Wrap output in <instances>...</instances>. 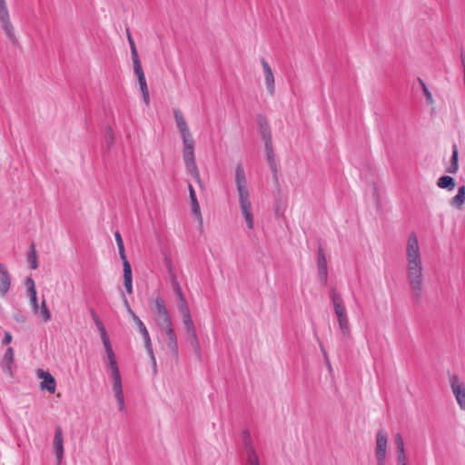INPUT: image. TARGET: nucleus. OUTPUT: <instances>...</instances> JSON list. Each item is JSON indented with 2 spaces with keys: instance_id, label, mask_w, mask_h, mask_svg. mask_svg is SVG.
Returning <instances> with one entry per match:
<instances>
[{
  "instance_id": "f257e3e1",
  "label": "nucleus",
  "mask_w": 465,
  "mask_h": 465,
  "mask_svg": "<svg viewBox=\"0 0 465 465\" xmlns=\"http://www.w3.org/2000/svg\"><path fill=\"white\" fill-rule=\"evenodd\" d=\"M406 278L414 296L420 299L422 295L423 262L417 234H409L405 246Z\"/></svg>"
},
{
  "instance_id": "f03ea898",
  "label": "nucleus",
  "mask_w": 465,
  "mask_h": 465,
  "mask_svg": "<svg viewBox=\"0 0 465 465\" xmlns=\"http://www.w3.org/2000/svg\"><path fill=\"white\" fill-rule=\"evenodd\" d=\"M235 186L238 193L241 213L244 218L247 228L249 230H253L254 217L252 213L251 194L248 188L245 170L242 163H238L235 167Z\"/></svg>"
},
{
  "instance_id": "7ed1b4c3",
  "label": "nucleus",
  "mask_w": 465,
  "mask_h": 465,
  "mask_svg": "<svg viewBox=\"0 0 465 465\" xmlns=\"http://www.w3.org/2000/svg\"><path fill=\"white\" fill-rule=\"evenodd\" d=\"M331 301L333 306L334 314L337 318L339 329L344 338H350L351 326L346 306L341 295L331 290L330 292Z\"/></svg>"
},
{
  "instance_id": "20e7f679",
  "label": "nucleus",
  "mask_w": 465,
  "mask_h": 465,
  "mask_svg": "<svg viewBox=\"0 0 465 465\" xmlns=\"http://www.w3.org/2000/svg\"><path fill=\"white\" fill-rule=\"evenodd\" d=\"M388 455V433L381 429L376 433L375 457L377 465H386Z\"/></svg>"
},
{
  "instance_id": "39448f33",
  "label": "nucleus",
  "mask_w": 465,
  "mask_h": 465,
  "mask_svg": "<svg viewBox=\"0 0 465 465\" xmlns=\"http://www.w3.org/2000/svg\"><path fill=\"white\" fill-rule=\"evenodd\" d=\"M0 24L6 35L13 45H17L18 40L15 36L13 25L10 21L9 12L5 0H0Z\"/></svg>"
},
{
  "instance_id": "423d86ee",
  "label": "nucleus",
  "mask_w": 465,
  "mask_h": 465,
  "mask_svg": "<svg viewBox=\"0 0 465 465\" xmlns=\"http://www.w3.org/2000/svg\"><path fill=\"white\" fill-rule=\"evenodd\" d=\"M110 379L112 381V389L118 403V410L122 413L126 412L124 395L123 391L122 377L119 371L110 373Z\"/></svg>"
},
{
  "instance_id": "0eeeda50",
  "label": "nucleus",
  "mask_w": 465,
  "mask_h": 465,
  "mask_svg": "<svg viewBox=\"0 0 465 465\" xmlns=\"http://www.w3.org/2000/svg\"><path fill=\"white\" fill-rule=\"evenodd\" d=\"M450 386L452 394L461 411H465V384L458 375L450 377Z\"/></svg>"
},
{
  "instance_id": "6e6552de",
  "label": "nucleus",
  "mask_w": 465,
  "mask_h": 465,
  "mask_svg": "<svg viewBox=\"0 0 465 465\" xmlns=\"http://www.w3.org/2000/svg\"><path fill=\"white\" fill-rule=\"evenodd\" d=\"M156 312V323L160 329L172 325V320L166 309L164 301L162 297L157 296L154 300Z\"/></svg>"
},
{
  "instance_id": "1a4fd4ad",
  "label": "nucleus",
  "mask_w": 465,
  "mask_h": 465,
  "mask_svg": "<svg viewBox=\"0 0 465 465\" xmlns=\"http://www.w3.org/2000/svg\"><path fill=\"white\" fill-rule=\"evenodd\" d=\"M243 446L245 465H260L258 455L252 444L250 435L247 431L243 433Z\"/></svg>"
},
{
  "instance_id": "9d476101",
  "label": "nucleus",
  "mask_w": 465,
  "mask_h": 465,
  "mask_svg": "<svg viewBox=\"0 0 465 465\" xmlns=\"http://www.w3.org/2000/svg\"><path fill=\"white\" fill-rule=\"evenodd\" d=\"M166 335L165 344L174 357H178V342L175 331L172 325L160 329Z\"/></svg>"
},
{
  "instance_id": "9b49d317",
  "label": "nucleus",
  "mask_w": 465,
  "mask_h": 465,
  "mask_svg": "<svg viewBox=\"0 0 465 465\" xmlns=\"http://www.w3.org/2000/svg\"><path fill=\"white\" fill-rule=\"evenodd\" d=\"M317 269H318V277L320 282L325 286L328 281V267H327V260L324 254V252L322 248H319L317 252Z\"/></svg>"
},
{
  "instance_id": "f8f14e48",
  "label": "nucleus",
  "mask_w": 465,
  "mask_h": 465,
  "mask_svg": "<svg viewBox=\"0 0 465 465\" xmlns=\"http://www.w3.org/2000/svg\"><path fill=\"white\" fill-rule=\"evenodd\" d=\"M38 379H41L40 388L43 391H47L50 393H54L56 388V381L54 378L48 372L42 369H38L36 371Z\"/></svg>"
},
{
  "instance_id": "ddd939ff",
  "label": "nucleus",
  "mask_w": 465,
  "mask_h": 465,
  "mask_svg": "<svg viewBox=\"0 0 465 465\" xmlns=\"http://www.w3.org/2000/svg\"><path fill=\"white\" fill-rule=\"evenodd\" d=\"M173 115L176 123V127L181 134L182 139L183 140L193 138L187 122L182 111L180 109H174Z\"/></svg>"
},
{
  "instance_id": "4468645a",
  "label": "nucleus",
  "mask_w": 465,
  "mask_h": 465,
  "mask_svg": "<svg viewBox=\"0 0 465 465\" xmlns=\"http://www.w3.org/2000/svg\"><path fill=\"white\" fill-rule=\"evenodd\" d=\"M53 447L57 464H60L64 457V437L61 427H56L54 436Z\"/></svg>"
},
{
  "instance_id": "2eb2a0df",
  "label": "nucleus",
  "mask_w": 465,
  "mask_h": 465,
  "mask_svg": "<svg viewBox=\"0 0 465 465\" xmlns=\"http://www.w3.org/2000/svg\"><path fill=\"white\" fill-rule=\"evenodd\" d=\"M261 64H262L263 73H264V80H265L266 89L270 94H273L275 86H274V75L272 73V69L264 58L261 59Z\"/></svg>"
},
{
  "instance_id": "dca6fc26",
  "label": "nucleus",
  "mask_w": 465,
  "mask_h": 465,
  "mask_svg": "<svg viewBox=\"0 0 465 465\" xmlns=\"http://www.w3.org/2000/svg\"><path fill=\"white\" fill-rule=\"evenodd\" d=\"M11 288V275L7 267L0 262V295L2 297L9 292Z\"/></svg>"
},
{
  "instance_id": "f3484780",
  "label": "nucleus",
  "mask_w": 465,
  "mask_h": 465,
  "mask_svg": "<svg viewBox=\"0 0 465 465\" xmlns=\"http://www.w3.org/2000/svg\"><path fill=\"white\" fill-rule=\"evenodd\" d=\"M14 355L13 348L8 347L0 363L3 371L10 377L13 376Z\"/></svg>"
},
{
  "instance_id": "a211bd4d",
  "label": "nucleus",
  "mask_w": 465,
  "mask_h": 465,
  "mask_svg": "<svg viewBox=\"0 0 465 465\" xmlns=\"http://www.w3.org/2000/svg\"><path fill=\"white\" fill-rule=\"evenodd\" d=\"M25 285L27 287V295L30 299V304L32 306L34 313L37 314L39 311V304L37 302V292L35 285V282L32 278L28 277L25 280Z\"/></svg>"
},
{
  "instance_id": "6ab92c4d",
  "label": "nucleus",
  "mask_w": 465,
  "mask_h": 465,
  "mask_svg": "<svg viewBox=\"0 0 465 465\" xmlns=\"http://www.w3.org/2000/svg\"><path fill=\"white\" fill-rule=\"evenodd\" d=\"M171 283H172L173 290L178 299V310L182 311V310H183V308L188 309L189 306L186 302L185 296L183 293L182 288H181L177 279L175 278V276L172 277Z\"/></svg>"
},
{
  "instance_id": "aec40b11",
  "label": "nucleus",
  "mask_w": 465,
  "mask_h": 465,
  "mask_svg": "<svg viewBox=\"0 0 465 465\" xmlns=\"http://www.w3.org/2000/svg\"><path fill=\"white\" fill-rule=\"evenodd\" d=\"M263 138L265 140V153H266V159L267 162L272 169V172H276V163L274 161V154L272 150V143L271 139V135L268 134H263Z\"/></svg>"
},
{
  "instance_id": "412c9836",
  "label": "nucleus",
  "mask_w": 465,
  "mask_h": 465,
  "mask_svg": "<svg viewBox=\"0 0 465 465\" xmlns=\"http://www.w3.org/2000/svg\"><path fill=\"white\" fill-rule=\"evenodd\" d=\"M183 161H191L194 160V141L193 138L183 139Z\"/></svg>"
},
{
  "instance_id": "4be33fe9",
  "label": "nucleus",
  "mask_w": 465,
  "mask_h": 465,
  "mask_svg": "<svg viewBox=\"0 0 465 465\" xmlns=\"http://www.w3.org/2000/svg\"><path fill=\"white\" fill-rule=\"evenodd\" d=\"M124 286L129 294L133 292V276L130 263L125 264L124 268Z\"/></svg>"
},
{
  "instance_id": "5701e85b",
  "label": "nucleus",
  "mask_w": 465,
  "mask_h": 465,
  "mask_svg": "<svg viewBox=\"0 0 465 465\" xmlns=\"http://www.w3.org/2000/svg\"><path fill=\"white\" fill-rule=\"evenodd\" d=\"M137 79H138V84L140 86V91L143 95V103L146 105H148L150 104V94H149V90H148L144 74L137 76Z\"/></svg>"
},
{
  "instance_id": "b1692460",
  "label": "nucleus",
  "mask_w": 465,
  "mask_h": 465,
  "mask_svg": "<svg viewBox=\"0 0 465 465\" xmlns=\"http://www.w3.org/2000/svg\"><path fill=\"white\" fill-rule=\"evenodd\" d=\"M182 317H183V322L184 324L185 330L187 332H193V331L195 330L194 323L193 322L190 309H184L182 311H179Z\"/></svg>"
},
{
  "instance_id": "393cba45",
  "label": "nucleus",
  "mask_w": 465,
  "mask_h": 465,
  "mask_svg": "<svg viewBox=\"0 0 465 465\" xmlns=\"http://www.w3.org/2000/svg\"><path fill=\"white\" fill-rule=\"evenodd\" d=\"M142 336L143 338L144 347H145V349L147 351L148 355L151 358V361H152V364L153 366V371H154V372H156V359H155V356H154V353H153L150 334H149V332H147L146 334H143Z\"/></svg>"
},
{
  "instance_id": "a878e982",
  "label": "nucleus",
  "mask_w": 465,
  "mask_h": 465,
  "mask_svg": "<svg viewBox=\"0 0 465 465\" xmlns=\"http://www.w3.org/2000/svg\"><path fill=\"white\" fill-rule=\"evenodd\" d=\"M459 151L456 144L452 145V155H451V163L447 168L446 172L449 173H456L459 170Z\"/></svg>"
},
{
  "instance_id": "bb28decb",
  "label": "nucleus",
  "mask_w": 465,
  "mask_h": 465,
  "mask_svg": "<svg viewBox=\"0 0 465 465\" xmlns=\"http://www.w3.org/2000/svg\"><path fill=\"white\" fill-rule=\"evenodd\" d=\"M91 315L93 317V320H94L98 331H100L102 341L104 342L105 341H109L110 339L106 332V330H105L103 322H101V320L99 319V317L97 316L96 312L94 310L91 311Z\"/></svg>"
},
{
  "instance_id": "cd10ccee",
  "label": "nucleus",
  "mask_w": 465,
  "mask_h": 465,
  "mask_svg": "<svg viewBox=\"0 0 465 465\" xmlns=\"http://www.w3.org/2000/svg\"><path fill=\"white\" fill-rule=\"evenodd\" d=\"M437 185L441 189L452 191L455 188L456 183L452 177L444 175L438 179Z\"/></svg>"
},
{
  "instance_id": "c85d7f7f",
  "label": "nucleus",
  "mask_w": 465,
  "mask_h": 465,
  "mask_svg": "<svg viewBox=\"0 0 465 465\" xmlns=\"http://www.w3.org/2000/svg\"><path fill=\"white\" fill-rule=\"evenodd\" d=\"M465 202V185L459 188L457 194L451 199L450 204L458 209L461 208Z\"/></svg>"
},
{
  "instance_id": "c756f323",
  "label": "nucleus",
  "mask_w": 465,
  "mask_h": 465,
  "mask_svg": "<svg viewBox=\"0 0 465 465\" xmlns=\"http://www.w3.org/2000/svg\"><path fill=\"white\" fill-rule=\"evenodd\" d=\"M184 164H185V167H186V170L187 172L198 182L200 183L201 182V178H200V173H199V170H198V167H197V164H196V162H195V159L194 160H191V161H185L184 162Z\"/></svg>"
},
{
  "instance_id": "7c9ffc66",
  "label": "nucleus",
  "mask_w": 465,
  "mask_h": 465,
  "mask_svg": "<svg viewBox=\"0 0 465 465\" xmlns=\"http://www.w3.org/2000/svg\"><path fill=\"white\" fill-rule=\"evenodd\" d=\"M394 443L396 446V455L407 453V450L405 448V442H404L403 437L401 433L397 432L394 435Z\"/></svg>"
},
{
  "instance_id": "2f4dec72",
  "label": "nucleus",
  "mask_w": 465,
  "mask_h": 465,
  "mask_svg": "<svg viewBox=\"0 0 465 465\" xmlns=\"http://www.w3.org/2000/svg\"><path fill=\"white\" fill-rule=\"evenodd\" d=\"M189 335H190V338H191V345L194 351V353L196 354V356L201 359L202 357V352H201V348H200V343H199V341H198V337H197V333H196V330L193 331V332H187Z\"/></svg>"
},
{
  "instance_id": "473e14b6",
  "label": "nucleus",
  "mask_w": 465,
  "mask_h": 465,
  "mask_svg": "<svg viewBox=\"0 0 465 465\" xmlns=\"http://www.w3.org/2000/svg\"><path fill=\"white\" fill-rule=\"evenodd\" d=\"M27 260L30 263V267L32 269H36L38 267V262H37V254L35 251V243H31L30 246V252L28 253Z\"/></svg>"
},
{
  "instance_id": "72a5a7b5",
  "label": "nucleus",
  "mask_w": 465,
  "mask_h": 465,
  "mask_svg": "<svg viewBox=\"0 0 465 465\" xmlns=\"http://www.w3.org/2000/svg\"><path fill=\"white\" fill-rule=\"evenodd\" d=\"M37 313L44 322H48L51 319V312L48 310L45 300L42 302Z\"/></svg>"
},
{
  "instance_id": "f704fd0d",
  "label": "nucleus",
  "mask_w": 465,
  "mask_h": 465,
  "mask_svg": "<svg viewBox=\"0 0 465 465\" xmlns=\"http://www.w3.org/2000/svg\"><path fill=\"white\" fill-rule=\"evenodd\" d=\"M103 344H104V351H105V359H104L105 361H108L111 360H116L115 354L114 352V350H113L111 342H110V340L105 341L104 342H103Z\"/></svg>"
},
{
  "instance_id": "c9c22d12",
  "label": "nucleus",
  "mask_w": 465,
  "mask_h": 465,
  "mask_svg": "<svg viewBox=\"0 0 465 465\" xmlns=\"http://www.w3.org/2000/svg\"><path fill=\"white\" fill-rule=\"evenodd\" d=\"M418 82H419V84L421 86V89H422V92H423V94H424V95L426 97L427 103L430 104H434L433 96H432L431 93L430 92V90L428 89V87L425 84V83L423 82V80L419 78Z\"/></svg>"
},
{
  "instance_id": "e433bc0d",
  "label": "nucleus",
  "mask_w": 465,
  "mask_h": 465,
  "mask_svg": "<svg viewBox=\"0 0 465 465\" xmlns=\"http://www.w3.org/2000/svg\"><path fill=\"white\" fill-rule=\"evenodd\" d=\"M132 61H133L134 72L135 75L139 76L141 74H143L144 73H143L142 64L140 63L138 54H136L135 56H132Z\"/></svg>"
},
{
  "instance_id": "4c0bfd02",
  "label": "nucleus",
  "mask_w": 465,
  "mask_h": 465,
  "mask_svg": "<svg viewBox=\"0 0 465 465\" xmlns=\"http://www.w3.org/2000/svg\"><path fill=\"white\" fill-rule=\"evenodd\" d=\"M191 207H192L193 213L197 217L200 224H202L203 223V216H202L201 208H200V204H199L198 201L192 202Z\"/></svg>"
},
{
  "instance_id": "58836bf2",
  "label": "nucleus",
  "mask_w": 465,
  "mask_h": 465,
  "mask_svg": "<svg viewBox=\"0 0 465 465\" xmlns=\"http://www.w3.org/2000/svg\"><path fill=\"white\" fill-rule=\"evenodd\" d=\"M134 322L136 323L137 328L142 335L146 334L148 332L144 323L137 315H134Z\"/></svg>"
},
{
  "instance_id": "ea45409f",
  "label": "nucleus",
  "mask_w": 465,
  "mask_h": 465,
  "mask_svg": "<svg viewBox=\"0 0 465 465\" xmlns=\"http://www.w3.org/2000/svg\"><path fill=\"white\" fill-rule=\"evenodd\" d=\"M127 39L131 49V56H135L136 54H138V52L129 30H127Z\"/></svg>"
},
{
  "instance_id": "a19ab883",
  "label": "nucleus",
  "mask_w": 465,
  "mask_h": 465,
  "mask_svg": "<svg viewBox=\"0 0 465 465\" xmlns=\"http://www.w3.org/2000/svg\"><path fill=\"white\" fill-rule=\"evenodd\" d=\"M105 362H106V365H107L108 370H109V374L113 373L114 371H119V368H118V364H117L116 360H111V361H105Z\"/></svg>"
},
{
  "instance_id": "79ce46f5",
  "label": "nucleus",
  "mask_w": 465,
  "mask_h": 465,
  "mask_svg": "<svg viewBox=\"0 0 465 465\" xmlns=\"http://www.w3.org/2000/svg\"><path fill=\"white\" fill-rule=\"evenodd\" d=\"M397 465H409L407 453L396 455Z\"/></svg>"
},
{
  "instance_id": "37998d69",
  "label": "nucleus",
  "mask_w": 465,
  "mask_h": 465,
  "mask_svg": "<svg viewBox=\"0 0 465 465\" xmlns=\"http://www.w3.org/2000/svg\"><path fill=\"white\" fill-rule=\"evenodd\" d=\"M117 247H118V251H119V255L121 257V260L123 261V266L124 267L125 264L129 263V262L127 261L126 255H125L124 246L123 244V245H118Z\"/></svg>"
},
{
  "instance_id": "c03bdc74",
  "label": "nucleus",
  "mask_w": 465,
  "mask_h": 465,
  "mask_svg": "<svg viewBox=\"0 0 465 465\" xmlns=\"http://www.w3.org/2000/svg\"><path fill=\"white\" fill-rule=\"evenodd\" d=\"M117 247H118V251H119V255L121 257V260L123 261V266L124 267L125 264L129 263V262L127 261L126 255H125L124 246L123 244V245H118Z\"/></svg>"
},
{
  "instance_id": "a18cd8bd",
  "label": "nucleus",
  "mask_w": 465,
  "mask_h": 465,
  "mask_svg": "<svg viewBox=\"0 0 465 465\" xmlns=\"http://www.w3.org/2000/svg\"><path fill=\"white\" fill-rule=\"evenodd\" d=\"M188 189H189V194H190V202L192 203V202L198 201L197 197H196L195 191L191 183H189Z\"/></svg>"
},
{
  "instance_id": "49530a36",
  "label": "nucleus",
  "mask_w": 465,
  "mask_h": 465,
  "mask_svg": "<svg viewBox=\"0 0 465 465\" xmlns=\"http://www.w3.org/2000/svg\"><path fill=\"white\" fill-rule=\"evenodd\" d=\"M14 319L17 322H21V323H24L26 321L25 316L21 312H17V313L14 314Z\"/></svg>"
},
{
  "instance_id": "de8ad7c7",
  "label": "nucleus",
  "mask_w": 465,
  "mask_h": 465,
  "mask_svg": "<svg viewBox=\"0 0 465 465\" xmlns=\"http://www.w3.org/2000/svg\"><path fill=\"white\" fill-rule=\"evenodd\" d=\"M13 340V337L9 331L5 332V337L3 339V344H9L11 343Z\"/></svg>"
},
{
  "instance_id": "09e8293b",
  "label": "nucleus",
  "mask_w": 465,
  "mask_h": 465,
  "mask_svg": "<svg viewBox=\"0 0 465 465\" xmlns=\"http://www.w3.org/2000/svg\"><path fill=\"white\" fill-rule=\"evenodd\" d=\"M123 300H124V305H125V306H126V308H127V312H128V313L131 315L132 319L134 320V315H136V314H135V313L133 312V310L130 308V306H129V304H128V301H127V299L125 298V296H124V295H123Z\"/></svg>"
},
{
  "instance_id": "8fccbe9b",
  "label": "nucleus",
  "mask_w": 465,
  "mask_h": 465,
  "mask_svg": "<svg viewBox=\"0 0 465 465\" xmlns=\"http://www.w3.org/2000/svg\"><path fill=\"white\" fill-rule=\"evenodd\" d=\"M114 238H115V241H116L117 246H118V245H123V244H124V242H123L122 236H121V234H120V232H119L118 231L114 232Z\"/></svg>"
},
{
  "instance_id": "3c124183",
  "label": "nucleus",
  "mask_w": 465,
  "mask_h": 465,
  "mask_svg": "<svg viewBox=\"0 0 465 465\" xmlns=\"http://www.w3.org/2000/svg\"><path fill=\"white\" fill-rule=\"evenodd\" d=\"M321 349H322V352H323L324 357H325V358H327V356H326V352H325V351L323 350V348H322V345H321Z\"/></svg>"
}]
</instances>
